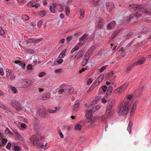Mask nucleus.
<instances>
[{
    "instance_id": "7",
    "label": "nucleus",
    "mask_w": 151,
    "mask_h": 151,
    "mask_svg": "<svg viewBox=\"0 0 151 151\" xmlns=\"http://www.w3.org/2000/svg\"><path fill=\"white\" fill-rule=\"evenodd\" d=\"M88 34L85 33L79 38V42L78 43L79 45H83L87 40H88Z\"/></svg>"
},
{
    "instance_id": "22",
    "label": "nucleus",
    "mask_w": 151,
    "mask_h": 151,
    "mask_svg": "<svg viewBox=\"0 0 151 151\" xmlns=\"http://www.w3.org/2000/svg\"><path fill=\"white\" fill-rule=\"evenodd\" d=\"M113 87L112 86H109L108 87L107 90V91L106 93L107 96L110 94L111 93Z\"/></svg>"
},
{
    "instance_id": "9",
    "label": "nucleus",
    "mask_w": 151,
    "mask_h": 151,
    "mask_svg": "<svg viewBox=\"0 0 151 151\" xmlns=\"http://www.w3.org/2000/svg\"><path fill=\"white\" fill-rule=\"evenodd\" d=\"M39 120L35 118L33 121L32 123V125L33 129L35 130H37L39 128Z\"/></svg>"
},
{
    "instance_id": "56",
    "label": "nucleus",
    "mask_w": 151,
    "mask_h": 151,
    "mask_svg": "<svg viewBox=\"0 0 151 151\" xmlns=\"http://www.w3.org/2000/svg\"><path fill=\"white\" fill-rule=\"evenodd\" d=\"M89 59V57L88 56H87L86 55H85L83 59L87 61H88Z\"/></svg>"
},
{
    "instance_id": "1",
    "label": "nucleus",
    "mask_w": 151,
    "mask_h": 151,
    "mask_svg": "<svg viewBox=\"0 0 151 151\" xmlns=\"http://www.w3.org/2000/svg\"><path fill=\"white\" fill-rule=\"evenodd\" d=\"M129 106V101L122 102L120 105L119 110L117 111L118 115L126 116L128 113Z\"/></svg>"
},
{
    "instance_id": "45",
    "label": "nucleus",
    "mask_w": 151,
    "mask_h": 151,
    "mask_svg": "<svg viewBox=\"0 0 151 151\" xmlns=\"http://www.w3.org/2000/svg\"><path fill=\"white\" fill-rule=\"evenodd\" d=\"M106 115L105 116L107 117H108L111 114V111L106 110Z\"/></svg>"
},
{
    "instance_id": "10",
    "label": "nucleus",
    "mask_w": 151,
    "mask_h": 151,
    "mask_svg": "<svg viewBox=\"0 0 151 151\" xmlns=\"http://www.w3.org/2000/svg\"><path fill=\"white\" fill-rule=\"evenodd\" d=\"M39 113L40 116L42 117H45L47 115L45 110L43 108L40 109Z\"/></svg>"
},
{
    "instance_id": "25",
    "label": "nucleus",
    "mask_w": 151,
    "mask_h": 151,
    "mask_svg": "<svg viewBox=\"0 0 151 151\" xmlns=\"http://www.w3.org/2000/svg\"><path fill=\"white\" fill-rule=\"evenodd\" d=\"M80 12L81 14L79 18L80 19H82L84 16L85 11L83 9H81Z\"/></svg>"
},
{
    "instance_id": "48",
    "label": "nucleus",
    "mask_w": 151,
    "mask_h": 151,
    "mask_svg": "<svg viewBox=\"0 0 151 151\" xmlns=\"http://www.w3.org/2000/svg\"><path fill=\"white\" fill-rule=\"evenodd\" d=\"M93 81V80L92 78H90L89 79L87 82V84L89 85L91 84Z\"/></svg>"
},
{
    "instance_id": "26",
    "label": "nucleus",
    "mask_w": 151,
    "mask_h": 151,
    "mask_svg": "<svg viewBox=\"0 0 151 151\" xmlns=\"http://www.w3.org/2000/svg\"><path fill=\"white\" fill-rule=\"evenodd\" d=\"M132 126V122H130L128 125V127L127 128V130L129 132L131 131V129Z\"/></svg>"
},
{
    "instance_id": "62",
    "label": "nucleus",
    "mask_w": 151,
    "mask_h": 151,
    "mask_svg": "<svg viewBox=\"0 0 151 151\" xmlns=\"http://www.w3.org/2000/svg\"><path fill=\"white\" fill-rule=\"evenodd\" d=\"M0 73L1 75H3L4 74V71L2 68H0Z\"/></svg>"
},
{
    "instance_id": "50",
    "label": "nucleus",
    "mask_w": 151,
    "mask_h": 151,
    "mask_svg": "<svg viewBox=\"0 0 151 151\" xmlns=\"http://www.w3.org/2000/svg\"><path fill=\"white\" fill-rule=\"evenodd\" d=\"M106 68V67L105 66H102L99 70V71L100 72H103Z\"/></svg>"
},
{
    "instance_id": "53",
    "label": "nucleus",
    "mask_w": 151,
    "mask_h": 151,
    "mask_svg": "<svg viewBox=\"0 0 151 151\" xmlns=\"http://www.w3.org/2000/svg\"><path fill=\"white\" fill-rule=\"evenodd\" d=\"M45 75V73L43 72L40 73L38 75V76L39 77H41L44 76Z\"/></svg>"
},
{
    "instance_id": "52",
    "label": "nucleus",
    "mask_w": 151,
    "mask_h": 151,
    "mask_svg": "<svg viewBox=\"0 0 151 151\" xmlns=\"http://www.w3.org/2000/svg\"><path fill=\"white\" fill-rule=\"evenodd\" d=\"M16 136L18 138V139H19L21 140L22 139V137L21 136L20 134H19V133H17V134L16 135Z\"/></svg>"
},
{
    "instance_id": "6",
    "label": "nucleus",
    "mask_w": 151,
    "mask_h": 151,
    "mask_svg": "<svg viewBox=\"0 0 151 151\" xmlns=\"http://www.w3.org/2000/svg\"><path fill=\"white\" fill-rule=\"evenodd\" d=\"M104 75H101L99 76L93 83L92 86L93 88H95L99 85L104 79Z\"/></svg>"
},
{
    "instance_id": "54",
    "label": "nucleus",
    "mask_w": 151,
    "mask_h": 151,
    "mask_svg": "<svg viewBox=\"0 0 151 151\" xmlns=\"http://www.w3.org/2000/svg\"><path fill=\"white\" fill-rule=\"evenodd\" d=\"M62 70L61 69H57L55 70L54 71L55 73H58L60 72L61 70Z\"/></svg>"
},
{
    "instance_id": "21",
    "label": "nucleus",
    "mask_w": 151,
    "mask_h": 151,
    "mask_svg": "<svg viewBox=\"0 0 151 151\" xmlns=\"http://www.w3.org/2000/svg\"><path fill=\"white\" fill-rule=\"evenodd\" d=\"M100 107V106L97 105L93 106V107L91 110L92 111V113H93L95 112L98 109H99Z\"/></svg>"
},
{
    "instance_id": "16",
    "label": "nucleus",
    "mask_w": 151,
    "mask_h": 151,
    "mask_svg": "<svg viewBox=\"0 0 151 151\" xmlns=\"http://www.w3.org/2000/svg\"><path fill=\"white\" fill-rule=\"evenodd\" d=\"M14 62L15 63L18 64V65L21 67L23 69H24L25 68V64L19 60H15Z\"/></svg>"
},
{
    "instance_id": "39",
    "label": "nucleus",
    "mask_w": 151,
    "mask_h": 151,
    "mask_svg": "<svg viewBox=\"0 0 151 151\" xmlns=\"http://www.w3.org/2000/svg\"><path fill=\"white\" fill-rule=\"evenodd\" d=\"M72 37L70 36L68 37L66 39V40L67 41V44H69L70 41L72 40Z\"/></svg>"
},
{
    "instance_id": "30",
    "label": "nucleus",
    "mask_w": 151,
    "mask_h": 151,
    "mask_svg": "<svg viewBox=\"0 0 151 151\" xmlns=\"http://www.w3.org/2000/svg\"><path fill=\"white\" fill-rule=\"evenodd\" d=\"M107 118L105 115H103L101 117V120L104 122H106V118Z\"/></svg>"
},
{
    "instance_id": "20",
    "label": "nucleus",
    "mask_w": 151,
    "mask_h": 151,
    "mask_svg": "<svg viewBox=\"0 0 151 151\" xmlns=\"http://www.w3.org/2000/svg\"><path fill=\"white\" fill-rule=\"evenodd\" d=\"M138 15L139 14L137 13H136L135 14H133L130 16L129 20L130 21L132 20L133 19H136Z\"/></svg>"
},
{
    "instance_id": "33",
    "label": "nucleus",
    "mask_w": 151,
    "mask_h": 151,
    "mask_svg": "<svg viewBox=\"0 0 151 151\" xmlns=\"http://www.w3.org/2000/svg\"><path fill=\"white\" fill-rule=\"evenodd\" d=\"M65 12L67 16L70 14V9L68 6H66L65 8Z\"/></svg>"
},
{
    "instance_id": "24",
    "label": "nucleus",
    "mask_w": 151,
    "mask_h": 151,
    "mask_svg": "<svg viewBox=\"0 0 151 151\" xmlns=\"http://www.w3.org/2000/svg\"><path fill=\"white\" fill-rule=\"evenodd\" d=\"M96 119L95 117H91L88 118V122L90 123H93L96 122Z\"/></svg>"
},
{
    "instance_id": "18",
    "label": "nucleus",
    "mask_w": 151,
    "mask_h": 151,
    "mask_svg": "<svg viewBox=\"0 0 151 151\" xmlns=\"http://www.w3.org/2000/svg\"><path fill=\"white\" fill-rule=\"evenodd\" d=\"M80 105V102L79 101H77L76 102L75 104L73 107V109L74 111H77L78 110V107Z\"/></svg>"
},
{
    "instance_id": "47",
    "label": "nucleus",
    "mask_w": 151,
    "mask_h": 151,
    "mask_svg": "<svg viewBox=\"0 0 151 151\" xmlns=\"http://www.w3.org/2000/svg\"><path fill=\"white\" fill-rule=\"evenodd\" d=\"M8 78L12 80L14 79L15 78V76H11V75H8L7 77Z\"/></svg>"
},
{
    "instance_id": "55",
    "label": "nucleus",
    "mask_w": 151,
    "mask_h": 151,
    "mask_svg": "<svg viewBox=\"0 0 151 151\" xmlns=\"http://www.w3.org/2000/svg\"><path fill=\"white\" fill-rule=\"evenodd\" d=\"M14 150L15 151H18L20 149V147L18 146H14Z\"/></svg>"
},
{
    "instance_id": "44",
    "label": "nucleus",
    "mask_w": 151,
    "mask_h": 151,
    "mask_svg": "<svg viewBox=\"0 0 151 151\" xmlns=\"http://www.w3.org/2000/svg\"><path fill=\"white\" fill-rule=\"evenodd\" d=\"M63 92H65V88L64 89H60L58 91V93L59 94H62V93Z\"/></svg>"
},
{
    "instance_id": "11",
    "label": "nucleus",
    "mask_w": 151,
    "mask_h": 151,
    "mask_svg": "<svg viewBox=\"0 0 151 151\" xmlns=\"http://www.w3.org/2000/svg\"><path fill=\"white\" fill-rule=\"evenodd\" d=\"M116 22L114 21H113L110 22L108 24L107 26V29L108 30H111L114 28L115 26Z\"/></svg>"
},
{
    "instance_id": "14",
    "label": "nucleus",
    "mask_w": 151,
    "mask_h": 151,
    "mask_svg": "<svg viewBox=\"0 0 151 151\" xmlns=\"http://www.w3.org/2000/svg\"><path fill=\"white\" fill-rule=\"evenodd\" d=\"M50 94L48 93H45L41 97V99L43 100H47L50 97Z\"/></svg>"
},
{
    "instance_id": "46",
    "label": "nucleus",
    "mask_w": 151,
    "mask_h": 151,
    "mask_svg": "<svg viewBox=\"0 0 151 151\" xmlns=\"http://www.w3.org/2000/svg\"><path fill=\"white\" fill-rule=\"evenodd\" d=\"M11 146V142H8L6 146V148L8 149H9Z\"/></svg>"
},
{
    "instance_id": "61",
    "label": "nucleus",
    "mask_w": 151,
    "mask_h": 151,
    "mask_svg": "<svg viewBox=\"0 0 151 151\" xmlns=\"http://www.w3.org/2000/svg\"><path fill=\"white\" fill-rule=\"evenodd\" d=\"M48 111L50 113H55V112L56 111V110H51V109L48 110Z\"/></svg>"
},
{
    "instance_id": "5",
    "label": "nucleus",
    "mask_w": 151,
    "mask_h": 151,
    "mask_svg": "<svg viewBox=\"0 0 151 151\" xmlns=\"http://www.w3.org/2000/svg\"><path fill=\"white\" fill-rule=\"evenodd\" d=\"M128 85V83L126 82L124 84L114 91V92L116 94H119L123 91Z\"/></svg>"
},
{
    "instance_id": "41",
    "label": "nucleus",
    "mask_w": 151,
    "mask_h": 151,
    "mask_svg": "<svg viewBox=\"0 0 151 151\" xmlns=\"http://www.w3.org/2000/svg\"><path fill=\"white\" fill-rule=\"evenodd\" d=\"M11 89L14 93H17L18 91L14 87H12L11 88Z\"/></svg>"
},
{
    "instance_id": "59",
    "label": "nucleus",
    "mask_w": 151,
    "mask_h": 151,
    "mask_svg": "<svg viewBox=\"0 0 151 151\" xmlns=\"http://www.w3.org/2000/svg\"><path fill=\"white\" fill-rule=\"evenodd\" d=\"M120 30H117L115 31L114 34L115 35V36H116L117 35H118V34L120 32Z\"/></svg>"
},
{
    "instance_id": "34",
    "label": "nucleus",
    "mask_w": 151,
    "mask_h": 151,
    "mask_svg": "<svg viewBox=\"0 0 151 151\" xmlns=\"http://www.w3.org/2000/svg\"><path fill=\"white\" fill-rule=\"evenodd\" d=\"M66 50H65L62 51L60 53L59 56L60 57L62 58L65 55V53L66 52Z\"/></svg>"
},
{
    "instance_id": "43",
    "label": "nucleus",
    "mask_w": 151,
    "mask_h": 151,
    "mask_svg": "<svg viewBox=\"0 0 151 151\" xmlns=\"http://www.w3.org/2000/svg\"><path fill=\"white\" fill-rule=\"evenodd\" d=\"M103 22H99L98 24V27L100 28H101L103 27Z\"/></svg>"
},
{
    "instance_id": "13",
    "label": "nucleus",
    "mask_w": 151,
    "mask_h": 151,
    "mask_svg": "<svg viewBox=\"0 0 151 151\" xmlns=\"http://www.w3.org/2000/svg\"><path fill=\"white\" fill-rule=\"evenodd\" d=\"M65 93L66 94H70L72 93L74 91L73 88L69 87H67L65 88Z\"/></svg>"
},
{
    "instance_id": "49",
    "label": "nucleus",
    "mask_w": 151,
    "mask_h": 151,
    "mask_svg": "<svg viewBox=\"0 0 151 151\" xmlns=\"http://www.w3.org/2000/svg\"><path fill=\"white\" fill-rule=\"evenodd\" d=\"M115 103V101L114 100H111L110 103L109 104V105L111 106L112 107L114 105Z\"/></svg>"
},
{
    "instance_id": "3",
    "label": "nucleus",
    "mask_w": 151,
    "mask_h": 151,
    "mask_svg": "<svg viewBox=\"0 0 151 151\" xmlns=\"http://www.w3.org/2000/svg\"><path fill=\"white\" fill-rule=\"evenodd\" d=\"M29 139L31 142H32L33 144L34 145L41 148H42L43 147L44 145L39 142V138L36 135H34L31 136Z\"/></svg>"
},
{
    "instance_id": "37",
    "label": "nucleus",
    "mask_w": 151,
    "mask_h": 151,
    "mask_svg": "<svg viewBox=\"0 0 151 151\" xmlns=\"http://www.w3.org/2000/svg\"><path fill=\"white\" fill-rule=\"evenodd\" d=\"M22 18L23 19H24V20H26L28 19L29 18L27 15L24 14L22 15Z\"/></svg>"
},
{
    "instance_id": "64",
    "label": "nucleus",
    "mask_w": 151,
    "mask_h": 151,
    "mask_svg": "<svg viewBox=\"0 0 151 151\" xmlns=\"http://www.w3.org/2000/svg\"><path fill=\"white\" fill-rule=\"evenodd\" d=\"M97 22H102V19L101 17H98L97 18Z\"/></svg>"
},
{
    "instance_id": "60",
    "label": "nucleus",
    "mask_w": 151,
    "mask_h": 151,
    "mask_svg": "<svg viewBox=\"0 0 151 151\" xmlns=\"http://www.w3.org/2000/svg\"><path fill=\"white\" fill-rule=\"evenodd\" d=\"M96 101L93 100V101L91 102L90 106H93L96 104Z\"/></svg>"
},
{
    "instance_id": "58",
    "label": "nucleus",
    "mask_w": 151,
    "mask_h": 151,
    "mask_svg": "<svg viewBox=\"0 0 151 151\" xmlns=\"http://www.w3.org/2000/svg\"><path fill=\"white\" fill-rule=\"evenodd\" d=\"M112 107L111 106H110L109 105V106H108L107 108H106V110H108V111H111V109H112Z\"/></svg>"
},
{
    "instance_id": "12",
    "label": "nucleus",
    "mask_w": 151,
    "mask_h": 151,
    "mask_svg": "<svg viewBox=\"0 0 151 151\" xmlns=\"http://www.w3.org/2000/svg\"><path fill=\"white\" fill-rule=\"evenodd\" d=\"M146 60L145 58H142L139 59L137 63H135L133 64L134 65H140L143 64Z\"/></svg>"
},
{
    "instance_id": "35",
    "label": "nucleus",
    "mask_w": 151,
    "mask_h": 151,
    "mask_svg": "<svg viewBox=\"0 0 151 151\" xmlns=\"http://www.w3.org/2000/svg\"><path fill=\"white\" fill-rule=\"evenodd\" d=\"M81 128V126L78 124H77L75 127V129L76 130H80Z\"/></svg>"
},
{
    "instance_id": "36",
    "label": "nucleus",
    "mask_w": 151,
    "mask_h": 151,
    "mask_svg": "<svg viewBox=\"0 0 151 151\" xmlns=\"http://www.w3.org/2000/svg\"><path fill=\"white\" fill-rule=\"evenodd\" d=\"M132 32H129L126 35L125 38L126 40H127L129 39V37L132 35Z\"/></svg>"
},
{
    "instance_id": "4",
    "label": "nucleus",
    "mask_w": 151,
    "mask_h": 151,
    "mask_svg": "<svg viewBox=\"0 0 151 151\" xmlns=\"http://www.w3.org/2000/svg\"><path fill=\"white\" fill-rule=\"evenodd\" d=\"M133 96L132 95H128L127 96L128 100L126 101H129V105H130L131 106L132 108L131 112V114L132 113L134 112L135 111L137 105V103L136 102H134L132 104L130 103V100L133 98Z\"/></svg>"
},
{
    "instance_id": "27",
    "label": "nucleus",
    "mask_w": 151,
    "mask_h": 151,
    "mask_svg": "<svg viewBox=\"0 0 151 151\" xmlns=\"http://www.w3.org/2000/svg\"><path fill=\"white\" fill-rule=\"evenodd\" d=\"M1 139H2L1 144L4 147L6 144L7 142V140L6 139L2 138V137H1Z\"/></svg>"
},
{
    "instance_id": "42",
    "label": "nucleus",
    "mask_w": 151,
    "mask_h": 151,
    "mask_svg": "<svg viewBox=\"0 0 151 151\" xmlns=\"http://www.w3.org/2000/svg\"><path fill=\"white\" fill-rule=\"evenodd\" d=\"M5 33L4 31L2 29V27H0V35H4Z\"/></svg>"
},
{
    "instance_id": "23",
    "label": "nucleus",
    "mask_w": 151,
    "mask_h": 151,
    "mask_svg": "<svg viewBox=\"0 0 151 151\" xmlns=\"http://www.w3.org/2000/svg\"><path fill=\"white\" fill-rule=\"evenodd\" d=\"M56 9H58V11L61 12L63 10V8L61 4H58L56 5Z\"/></svg>"
},
{
    "instance_id": "19",
    "label": "nucleus",
    "mask_w": 151,
    "mask_h": 151,
    "mask_svg": "<svg viewBox=\"0 0 151 151\" xmlns=\"http://www.w3.org/2000/svg\"><path fill=\"white\" fill-rule=\"evenodd\" d=\"M83 55V52L82 51H80L76 54L75 57L76 59H79L81 58Z\"/></svg>"
},
{
    "instance_id": "31",
    "label": "nucleus",
    "mask_w": 151,
    "mask_h": 151,
    "mask_svg": "<svg viewBox=\"0 0 151 151\" xmlns=\"http://www.w3.org/2000/svg\"><path fill=\"white\" fill-rule=\"evenodd\" d=\"M119 52H120L122 54H124L125 55H127V53H125L124 49L123 48H120L119 50Z\"/></svg>"
},
{
    "instance_id": "28",
    "label": "nucleus",
    "mask_w": 151,
    "mask_h": 151,
    "mask_svg": "<svg viewBox=\"0 0 151 151\" xmlns=\"http://www.w3.org/2000/svg\"><path fill=\"white\" fill-rule=\"evenodd\" d=\"M46 13L45 11L42 10L39 13V16L41 17H43L45 15Z\"/></svg>"
},
{
    "instance_id": "51",
    "label": "nucleus",
    "mask_w": 151,
    "mask_h": 151,
    "mask_svg": "<svg viewBox=\"0 0 151 151\" xmlns=\"http://www.w3.org/2000/svg\"><path fill=\"white\" fill-rule=\"evenodd\" d=\"M16 136L18 138V139H19L21 140L22 139V137L21 136L20 134H19V133H17V134L16 135Z\"/></svg>"
},
{
    "instance_id": "15",
    "label": "nucleus",
    "mask_w": 151,
    "mask_h": 151,
    "mask_svg": "<svg viewBox=\"0 0 151 151\" xmlns=\"http://www.w3.org/2000/svg\"><path fill=\"white\" fill-rule=\"evenodd\" d=\"M56 5V4H52L50 6L49 9L52 13H55L56 11V9H57Z\"/></svg>"
},
{
    "instance_id": "38",
    "label": "nucleus",
    "mask_w": 151,
    "mask_h": 151,
    "mask_svg": "<svg viewBox=\"0 0 151 151\" xmlns=\"http://www.w3.org/2000/svg\"><path fill=\"white\" fill-rule=\"evenodd\" d=\"M88 64V65L90 64V63H88V61L86 60H84L82 62V65L83 66H84L86 64Z\"/></svg>"
},
{
    "instance_id": "2",
    "label": "nucleus",
    "mask_w": 151,
    "mask_h": 151,
    "mask_svg": "<svg viewBox=\"0 0 151 151\" xmlns=\"http://www.w3.org/2000/svg\"><path fill=\"white\" fill-rule=\"evenodd\" d=\"M129 8L132 11L135 10V11H138L141 12L145 13H147V11L144 7V6L142 5H137L136 4H133L132 5H130Z\"/></svg>"
},
{
    "instance_id": "63",
    "label": "nucleus",
    "mask_w": 151,
    "mask_h": 151,
    "mask_svg": "<svg viewBox=\"0 0 151 151\" xmlns=\"http://www.w3.org/2000/svg\"><path fill=\"white\" fill-rule=\"evenodd\" d=\"M21 127L22 128H25L26 127V125L24 123H22L21 124Z\"/></svg>"
},
{
    "instance_id": "29",
    "label": "nucleus",
    "mask_w": 151,
    "mask_h": 151,
    "mask_svg": "<svg viewBox=\"0 0 151 151\" xmlns=\"http://www.w3.org/2000/svg\"><path fill=\"white\" fill-rule=\"evenodd\" d=\"M79 48V47L78 45H76L74 47H73V49L71 50V53H73L76 50H77Z\"/></svg>"
},
{
    "instance_id": "17",
    "label": "nucleus",
    "mask_w": 151,
    "mask_h": 151,
    "mask_svg": "<svg viewBox=\"0 0 151 151\" xmlns=\"http://www.w3.org/2000/svg\"><path fill=\"white\" fill-rule=\"evenodd\" d=\"M93 113L91 110L88 111H86L85 116L88 118H89L91 117L92 116V114Z\"/></svg>"
},
{
    "instance_id": "8",
    "label": "nucleus",
    "mask_w": 151,
    "mask_h": 151,
    "mask_svg": "<svg viewBox=\"0 0 151 151\" xmlns=\"http://www.w3.org/2000/svg\"><path fill=\"white\" fill-rule=\"evenodd\" d=\"M11 105L17 110H19L22 109L21 106L18 102H13L12 103Z\"/></svg>"
},
{
    "instance_id": "57",
    "label": "nucleus",
    "mask_w": 151,
    "mask_h": 151,
    "mask_svg": "<svg viewBox=\"0 0 151 151\" xmlns=\"http://www.w3.org/2000/svg\"><path fill=\"white\" fill-rule=\"evenodd\" d=\"M5 132L6 133L9 134H10V133H11V131L9 130V129L7 128H6Z\"/></svg>"
},
{
    "instance_id": "40",
    "label": "nucleus",
    "mask_w": 151,
    "mask_h": 151,
    "mask_svg": "<svg viewBox=\"0 0 151 151\" xmlns=\"http://www.w3.org/2000/svg\"><path fill=\"white\" fill-rule=\"evenodd\" d=\"M133 65L128 66L127 68V72H129L131 70Z\"/></svg>"
},
{
    "instance_id": "32",
    "label": "nucleus",
    "mask_w": 151,
    "mask_h": 151,
    "mask_svg": "<svg viewBox=\"0 0 151 151\" xmlns=\"http://www.w3.org/2000/svg\"><path fill=\"white\" fill-rule=\"evenodd\" d=\"M107 89V87L106 86H103L101 87V88H100L99 89V91H101L102 90L104 92H105Z\"/></svg>"
}]
</instances>
